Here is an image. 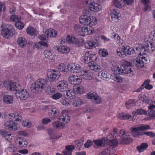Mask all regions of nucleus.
Returning a JSON list of instances; mask_svg holds the SVG:
<instances>
[{
  "label": "nucleus",
  "mask_w": 155,
  "mask_h": 155,
  "mask_svg": "<svg viewBox=\"0 0 155 155\" xmlns=\"http://www.w3.org/2000/svg\"><path fill=\"white\" fill-rule=\"evenodd\" d=\"M39 39L41 40V42L39 41V44L43 46L46 47L48 46L47 42H48V37H46L44 35H42L39 36Z\"/></svg>",
  "instance_id": "nucleus-27"
},
{
  "label": "nucleus",
  "mask_w": 155,
  "mask_h": 155,
  "mask_svg": "<svg viewBox=\"0 0 155 155\" xmlns=\"http://www.w3.org/2000/svg\"><path fill=\"white\" fill-rule=\"evenodd\" d=\"M62 96V94L59 92H57L53 94L52 97L54 100H58Z\"/></svg>",
  "instance_id": "nucleus-58"
},
{
  "label": "nucleus",
  "mask_w": 155,
  "mask_h": 155,
  "mask_svg": "<svg viewBox=\"0 0 155 155\" xmlns=\"http://www.w3.org/2000/svg\"><path fill=\"white\" fill-rule=\"evenodd\" d=\"M150 81V80H146L143 83L144 87L146 89L150 90L153 88V86L149 84Z\"/></svg>",
  "instance_id": "nucleus-52"
},
{
  "label": "nucleus",
  "mask_w": 155,
  "mask_h": 155,
  "mask_svg": "<svg viewBox=\"0 0 155 155\" xmlns=\"http://www.w3.org/2000/svg\"><path fill=\"white\" fill-rule=\"evenodd\" d=\"M74 91L78 93L82 94L84 93V88L81 86H78L77 87L74 88Z\"/></svg>",
  "instance_id": "nucleus-49"
},
{
  "label": "nucleus",
  "mask_w": 155,
  "mask_h": 155,
  "mask_svg": "<svg viewBox=\"0 0 155 155\" xmlns=\"http://www.w3.org/2000/svg\"><path fill=\"white\" fill-rule=\"evenodd\" d=\"M98 75L102 79L107 81L110 78V75L105 71H100L98 73Z\"/></svg>",
  "instance_id": "nucleus-26"
},
{
  "label": "nucleus",
  "mask_w": 155,
  "mask_h": 155,
  "mask_svg": "<svg viewBox=\"0 0 155 155\" xmlns=\"http://www.w3.org/2000/svg\"><path fill=\"white\" fill-rule=\"evenodd\" d=\"M88 65L91 70L95 71H98L101 69L100 66L93 61H89Z\"/></svg>",
  "instance_id": "nucleus-23"
},
{
  "label": "nucleus",
  "mask_w": 155,
  "mask_h": 155,
  "mask_svg": "<svg viewBox=\"0 0 155 155\" xmlns=\"http://www.w3.org/2000/svg\"><path fill=\"white\" fill-rule=\"evenodd\" d=\"M35 81V83L32 84L31 87V89L32 92L34 93L35 94L38 93L39 91V81L38 80Z\"/></svg>",
  "instance_id": "nucleus-31"
},
{
  "label": "nucleus",
  "mask_w": 155,
  "mask_h": 155,
  "mask_svg": "<svg viewBox=\"0 0 155 155\" xmlns=\"http://www.w3.org/2000/svg\"><path fill=\"white\" fill-rule=\"evenodd\" d=\"M7 150L10 153H13L15 152L17 150L16 147L14 145L11 144L7 148Z\"/></svg>",
  "instance_id": "nucleus-54"
},
{
  "label": "nucleus",
  "mask_w": 155,
  "mask_h": 155,
  "mask_svg": "<svg viewBox=\"0 0 155 155\" xmlns=\"http://www.w3.org/2000/svg\"><path fill=\"white\" fill-rule=\"evenodd\" d=\"M8 118L14 121L21 122L22 117L19 114L17 113H12L8 114Z\"/></svg>",
  "instance_id": "nucleus-21"
},
{
  "label": "nucleus",
  "mask_w": 155,
  "mask_h": 155,
  "mask_svg": "<svg viewBox=\"0 0 155 155\" xmlns=\"http://www.w3.org/2000/svg\"><path fill=\"white\" fill-rule=\"evenodd\" d=\"M113 5L117 8H121L123 9H125V5H122L120 1L118 0H114L113 2Z\"/></svg>",
  "instance_id": "nucleus-44"
},
{
  "label": "nucleus",
  "mask_w": 155,
  "mask_h": 155,
  "mask_svg": "<svg viewBox=\"0 0 155 155\" xmlns=\"http://www.w3.org/2000/svg\"><path fill=\"white\" fill-rule=\"evenodd\" d=\"M66 40L71 44H74L78 46L82 45L83 44L82 39L79 41L74 36L68 35L66 38Z\"/></svg>",
  "instance_id": "nucleus-13"
},
{
  "label": "nucleus",
  "mask_w": 155,
  "mask_h": 155,
  "mask_svg": "<svg viewBox=\"0 0 155 155\" xmlns=\"http://www.w3.org/2000/svg\"><path fill=\"white\" fill-rule=\"evenodd\" d=\"M131 117V116L129 114L124 113L120 114L118 116V118L121 120L128 119Z\"/></svg>",
  "instance_id": "nucleus-45"
},
{
  "label": "nucleus",
  "mask_w": 155,
  "mask_h": 155,
  "mask_svg": "<svg viewBox=\"0 0 155 155\" xmlns=\"http://www.w3.org/2000/svg\"><path fill=\"white\" fill-rule=\"evenodd\" d=\"M45 33L48 36L52 38L56 37L57 35V31L51 28L47 29Z\"/></svg>",
  "instance_id": "nucleus-28"
},
{
  "label": "nucleus",
  "mask_w": 155,
  "mask_h": 155,
  "mask_svg": "<svg viewBox=\"0 0 155 155\" xmlns=\"http://www.w3.org/2000/svg\"><path fill=\"white\" fill-rule=\"evenodd\" d=\"M21 20H19L16 22L15 25L16 27L19 29H21L24 27V24L22 22L20 21Z\"/></svg>",
  "instance_id": "nucleus-53"
},
{
  "label": "nucleus",
  "mask_w": 155,
  "mask_h": 155,
  "mask_svg": "<svg viewBox=\"0 0 155 155\" xmlns=\"http://www.w3.org/2000/svg\"><path fill=\"white\" fill-rule=\"evenodd\" d=\"M150 126L147 125H141L137 127L132 128V135L134 137L145 135L151 138H153L155 137V133L152 131H147L144 133L141 131L150 129Z\"/></svg>",
  "instance_id": "nucleus-2"
},
{
  "label": "nucleus",
  "mask_w": 155,
  "mask_h": 155,
  "mask_svg": "<svg viewBox=\"0 0 155 155\" xmlns=\"http://www.w3.org/2000/svg\"><path fill=\"white\" fill-rule=\"evenodd\" d=\"M5 126L10 130H16L18 128L17 123L12 120H7L5 122Z\"/></svg>",
  "instance_id": "nucleus-17"
},
{
  "label": "nucleus",
  "mask_w": 155,
  "mask_h": 155,
  "mask_svg": "<svg viewBox=\"0 0 155 155\" xmlns=\"http://www.w3.org/2000/svg\"><path fill=\"white\" fill-rule=\"evenodd\" d=\"M132 63L127 61H126L120 67H118L117 70L118 71L117 74L114 75L113 79L116 82L121 83L123 82V78L119 74H126L130 77H133L135 74V71L133 68H131Z\"/></svg>",
  "instance_id": "nucleus-1"
},
{
  "label": "nucleus",
  "mask_w": 155,
  "mask_h": 155,
  "mask_svg": "<svg viewBox=\"0 0 155 155\" xmlns=\"http://www.w3.org/2000/svg\"><path fill=\"white\" fill-rule=\"evenodd\" d=\"M133 64L134 66H135L139 68H141L144 66L143 62L142 61V60L138 58L133 60Z\"/></svg>",
  "instance_id": "nucleus-33"
},
{
  "label": "nucleus",
  "mask_w": 155,
  "mask_h": 155,
  "mask_svg": "<svg viewBox=\"0 0 155 155\" xmlns=\"http://www.w3.org/2000/svg\"><path fill=\"white\" fill-rule=\"evenodd\" d=\"M2 135L5 137V139L11 143L14 139V137L12 136V134H8L6 131H3L2 133Z\"/></svg>",
  "instance_id": "nucleus-35"
},
{
  "label": "nucleus",
  "mask_w": 155,
  "mask_h": 155,
  "mask_svg": "<svg viewBox=\"0 0 155 155\" xmlns=\"http://www.w3.org/2000/svg\"><path fill=\"white\" fill-rule=\"evenodd\" d=\"M44 54L45 58L50 60L53 59L54 56L53 52L51 50H45L44 51Z\"/></svg>",
  "instance_id": "nucleus-39"
},
{
  "label": "nucleus",
  "mask_w": 155,
  "mask_h": 155,
  "mask_svg": "<svg viewBox=\"0 0 155 155\" xmlns=\"http://www.w3.org/2000/svg\"><path fill=\"white\" fill-rule=\"evenodd\" d=\"M47 131L49 134L50 135L51 138V139H58L59 137H57L54 136L55 134V131L51 129H48Z\"/></svg>",
  "instance_id": "nucleus-51"
},
{
  "label": "nucleus",
  "mask_w": 155,
  "mask_h": 155,
  "mask_svg": "<svg viewBox=\"0 0 155 155\" xmlns=\"http://www.w3.org/2000/svg\"><path fill=\"white\" fill-rule=\"evenodd\" d=\"M97 45V43L96 42L93 41H87L85 46L86 48L90 49L95 48Z\"/></svg>",
  "instance_id": "nucleus-36"
},
{
  "label": "nucleus",
  "mask_w": 155,
  "mask_h": 155,
  "mask_svg": "<svg viewBox=\"0 0 155 155\" xmlns=\"http://www.w3.org/2000/svg\"><path fill=\"white\" fill-rule=\"evenodd\" d=\"M3 100L4 102L7 104H12L13 101V96L8 95H5L3 97Z\"/></svg>",
  "instance_id": "nucleus-32"
},
{
  "label": "nucleus",
  "mask_w": 155,
  "mask_h": 155,
  "mask_svg": "<svg viewBox=\"0 0 155 155\" xmlns=\"http://www.w3.org/2000/svg\"><path fill=\"white\" fill-rule=\"evenodd\" d=\"M48 86L47 81L45 80L39 78V89H41V91L46 90Z\"/></svg>",
  "instance_id": "nucleus-29"
},
{
  "label": "nucleus",
  "mask_w": 155,
  "mask_h": 155,
  "mask_svg": "<svg viewBox=\"0 0 155 155\" xmlns=\"http://www.w3.org/2000/svg\"><path fill=\"white\" fill-rule=\"evenodd\" d=\"M99 53L100 55L102 57H105L108 55V52H107V51L104 49L103 50H100L99 51Z\"/></svg>",
  "instance_id": "nucleus-63"
},
{
  "label": "nucleus",
  "mask_w": 155,
  "mask_h": 155,
  "mask_svg": "<svg viewBox=\"0 0 155 155\" xmlns=\"http://www.w3.org/2000/svg\"><path fill=\"white\" fill-rule=\"evenodd\" d=\"M88 21V25H95L97 23L96 18L92 16H90L89 20Z\"/></svg>",
  "instance_id": "nucleus-46"
},
{
  "label": "nucleus",
  "mask_w": 155,
  "mask_h": 155,
  "mask_svg": "<svg viewBox=\"0 0 155 155\" xmlns=\"http://www.w3.org/2000/svg\"><path fill=\"white\" fill-rule=\"evenodd\" d=\"M48 94L52 95L55 93V89L53 87H51L50 86H48L45 91Z\"/></svg>",
  "instance_id": "nucleus-48"
},
{
  "label": "nucleus",
  "mask_w": 155,
  "mask_h": 155,
  "mask_svg": "<svg viewBox=\"0 0 155 155\" xmlns=\"http://www.w3.org/2000/svg\"><path fill=\"white\" fill-rule=\"evenodd\" d=\"M87 97L88 99L91 100L92 102L95 104H99L101 103V100L100 97L98 96L95 92H90L87 94Z\"/></svg>",
  "instance_id": "nucleus-12"
},
{
  "label": "nucleus",
  "mask_w": 155,
  "mask_h": 155,
  "mask_svg": "<svg viewBox=\"0 0 155 155\" xmlns=\"http://www.w3.org/2000/svg\"><path fill=\"white\" fill-rule=\"evenodd\" d=\"M26 32L28 34L31 35H35L37 34V31L33 27H28L26 30Z\"/></svg>",
  "instance_id": "nucleus-38"
},
{
  "label": "nucleus",
  "mask_w": 155,
  "mask_h": 155,
  "mask_svg": "<svg viewBox=\"0 0 155 155\" xmlns=\"http://www.w3.org/2000/svg\"><path fill=\"white\" fill-rule=\"evenodd\" d=\"M64 66V64H59L58 67V70L60 71L64 72H65L66 70Z\"/></svg>",
  "instance_id": "nucleus-64"
},
{
  "label": "nucleus",
  "mask_w": 155,
  "mask_h": 155,
  "mask_svg": "<svg viewBox=\"0 0 155 155\" xmlns=\"http://www.w3.org/2000/svg\"><path fill=\"white\" fill-rule=\"evenodd\" d=\"M1 28V34L4 38H7L13 35V27L11 25H2Z\"/></svg>",
  "instance_id": "nucleus-5"
},
{
  "label": "nucleus",
  "mask_w": 155,
  "mask_h": 155,
  "mask_svg": "<svg viewBox=\"0 0 155 155\" xmlns=\"http://www.w3.org/2000/svg\"><path fill=\"white\" fill-rule=\"evenodd\" d=\"M94 29L88 25H84L81 28V31L86 35H89L93 32Z\"/></svg>",
  "instance_id": "nucleus-25"
},
{
  "label": "nucleus",
  "mask_w": 155,
  "mask_h": 155,
  "mask_svg": "<svg viewBox=\"0 0 155 155\" xmlns=\"http://www.w3.org/2000/svg\"><path fill=\"white\" fill-rule=\"evenodd\" d=\"M70 105L74 107H79L82 104V101L81 99L78 97L73 98L69 101Z\"/></svg>",
  "instance_id": "nucleus-22"
},
{
  "label": "nucleus",
  "mask_w": 155,
  "mask_h": 155,
  "mask_svg": "<svg viewBox=\"0 0 155 155\" xmlns=\"http://www.w3.org/2000/svg\"><path fill=\"white\" fill-rule=\"evenodd\" d=\"M137 113L140 115H146L147 114V111L142 108H139L136 110Z\"/></svg>",
  "instance_id": "nucleus-59"
},
{
  "label": "nucleus",
  "mask_w": 155,
  "mask_h": 155,
  "mask_svg": "<svg viewBox=\"0 0 155 155\" xmlns=\"http://www.w3.org/2000/svg\"><path fill=\"white\" fill-rule=\"evenodd\" d=\"M89 53L86 52L85 55H84L81 59L82 61L85 63H88V61L90 60L89 56Z\"/></svg>",
  "instance_id": "nucleus-50"
},
{
  "label": "nucleus",
  "mask_w": 155,
  "mask_h": 155,
  "mask_svg": "<svg viewBox=\"0 0 155 155\" xmlns=\"http://www.w3.org/2000/svg\"><path fill=\"white\" fill-rule=\"evenodd\" d=\"M108 142L111 143H112V145L116 147L118 144V141L117 139L114 138L113 139H110Z\"/></svg>",
  "instance_id": "nucleus-61"
},
{
  "label": "nucleus",
  "mask_w": 155,
  "mask_h": 155,
  "mask_svg": "<svg viewBox=\"0 0 155 155\" xmlns=\"http://www.w3.org/2000/svg\"><path fill=\"white\" fill-rule=\"evenodd\" d=\"M21 18L18 15H12L10 18V20L14 22H16L19 20H21Z\"/></svg>",
  "instance_id": "nucleus-56"
},
{
  "label": "nucleus",
  "mask_w": 155,
  "mask_h": 155,
  "mask_svg": "<svg viewBox=\"0 0 155 155\" xmlns=\"http://www.w3.org/2000/svg\"><path fill=\"white\" fill-rule=\"evenodd\" d=\"M4 85L8 90L11 91H17L18 88L20 86L16 82L6 81L4 82Z\"/></svg>",
  "instance_id": "nucleus-9"
},
{
  "label": "nucleus",
  "mask_w": 155,
  "mask_h": 155,
  "mask_svg": "<svg viewBox=\"0 0 155 155\" xmlns=\"http://www.w3.org/2000/svg\"><path fill=\"white\" fill-rule=\"evenodd\" d=\"M86 5H88L90 10L93 12H97L101 9V5L95 3L92 0H86L85 1Z\"/></svg>",
  "instance_id": "nucleus-8"
},
{
  "label": "nucleus",
  "mask_w": 155,
  "mask_h": 155,
  "mask_svg": "<svg viewBox=\"0 0 155 155\" xmlns=\"http://www.w3.org/2000/svg\"><path fill=\"white\" fill-rule=\"evenodd\" d=\"M57 87L58 90L61 92L65 91L68 89L67 83L64 80L59 81Z\"/></svg>",
  "instance_id": "nucleus-15"
},
{
  "label": "nucleus",
  "mask_w": 155,
  "mask_h": 155,
  "mask_svg": "<svg viewBox=\"0 0 155 155\" xmlns=\"http://www.w3.org/2000/svg\"><path fill=\"white\" fill-rule=\"evenodd\" d=\"M137 50H139L140 51L139 54L141 55H143L145 54L144 52H151L155 49V46L153 44L147 41L143 45H140L138 47H136Z\"/></svg>",
  "instance_id": "nucleus-3"
},
{
  "label": "nucleus",
  "mask_w": 155,
  "mask_h": 155,
  "mask_svg": "<svg viewBox=\"0 0 155 155\" xmlns=\"http://www.w3.org/2000/svg\"><path fill=\"white\" fill-rule=\"evenodd\" d=\"M110 15L112 20L115 22H118L120 18L121 15L117 9L113 10Z\"/></svg>",
  "instance_id": "nucleus-19"
},
{
  "label": "nucleus",
  "mask_w": 155,
  "mask_h": 155,
  "mask_svg": "<svg viewBox=\"0 0 155 155\" xmlns=\"http://www.w3.org/2000/svg\"><path fill=\"white\" fill-rule=\"evenodd\" d=\"M148 145L146 143H142L141 144L137 147V149L139 152H141L148 147Z\"/></svg>",
  "instance_id": "nucleus-42"
},
{
  "label": "nucleus",
  "mask_w": 155,
  "mask_h": 155,
  "mask_svg": "<svg viewBox=\"0 0 155 155\" xmlns=\"http://www.w3.org/2000/svg\"><path fill=\"white\" fill-rule=\"evenodd\" d=\"M106 140V138L104 137L101 140H93V142L98 147H105L107 144Z\"/></svg>",
  "instance_id": "nucleus-24"
},
{
  "label": "nucleus",
  "mask_w": 155,
  "mask_h": 155,
  "mask_svg": "<svg viewBox=\"0 0 155 155\" xmlns=\"http://www.w3.org/2000/svg\"><path fill=\"white\" fill-rule=\"evenodd\" d=\"M79 75L83 78L87 80H91L93 78L92 73L89 71L86 70H83L81 72Z\"/></svg>",
  "instance_id": "nucleus-18"
},
{
  "label": "nucleus",
  "mask_w": 155,
  "mask_h": 155,
  "mask_svg": "<svg viewBox=\"0 0 155 155\" xmlns=\"http://www.w3.org/2000/svg\"><path fill=\"white\" fill-rule=\"evenodd\" d=\"M65 148L66 150L69 152L70 155H71L72 150L74 149L75 147L73 145H69L66 146Z\"/></svg>",
  "instance_id": "nucleus-57"
},
{
  "label": "nucleus",
  "mask_w": 155,
  "mask_h": 155,
  "mask_svg": "<svg viewBox=\"0 0 155 155\" xmlns=\"http://www.w3.org/2000/svg\"><path fill=\"white\" fill-rule=\"evenodd\" d=\"M15 141L17 145H18V147L20 148L26 147L28 144V142L26 139L22 137H19L17 138Z\"/></svg>",
  "instance_id": "nucleus-16"
},
{
  "label": "nucleus",
  "mask_w": 155,
  "mask_h": 155,
  "mask_svg": "<svg viewBox=\"0 0 155 155\" xmlns=\"http://www.w3.org/2000/svg\"><path fill=\"white\" fill-rule=\"evenodd\" d=\"M17 43L20 47L23 48L26 45L27 41L25 38L21 37L18 38Z\"/></svg>",
  "instance_id": "nucleus-37"
},
{
  "label": "nucleus",
  "mask_w": 155,
  "mask_h": 155,
  "mask_svg": "<svg viewBox=\"0 0 155 155\" xmlns=\"http://www.w3.org/2000/svg\"><path fill=\"white\" fill-rule=\"evenodd\" d=\"M68 69L71 73H78L79 74L83 70H82L80 65L74 63L69 64L68 66Z\"/></svg>",
  "instance_id": "nucleus-11"
},
{
  "label": "nucleus",
  "mask_w": 155,
  "mask_h": 155,
  "mask_svg": "<svg viewBox=\"0 0 155 155\" xmlns=\"http://www.w3.org/2000/svg\"><path fill=\"white\" fill-rule=\"evenodd\" d=\"M136 102L135 100H130L125 103V106L127 108L129 109L133 106H134L136 104Z\"/></svg>",
  "instance_id": "nucleus-43"
},
{
  "label": "nucleus",
  "mask_w": 155,
  "mask_h": 155,
  "mask_svg": "<svg viewBox=\"0 0 155 155\" xmlns=\"http://www.w3.org/2000/svg\"><path fill=\"white\" fill-rule=\"evenodd\" d=\"M58 50L60 52L64 54L68 52L69 48L67 47L61 45L58 48Z\"/></svg>",
  "instance_id": "nucleus-41"
},
{
  "label": "nucleus",
  "mask_w": 155,
  "mask_h": 155,
  "mask_svg": "<svg viewBox=\"0 0 155 155\" xmlns=\"http://www.w3.org/2000/svg\"><path fill=\"white\" fill-rule=\"evenodd\" d=\"M117 53L118 55L121 58L126 57L123 46L122 48H118L117 50Z\"/></svg>",
  "instance_id": "nucleus-40"
},
{
  "label": "nucleus",
  "mask_w": 155,
  "mask_h": 155,
  "mask_svg": "<svg viewBox=\"0 0 155 155\" xmlns=\"http://www.w3.org/2000/svg\"><path fill=\"white\" fill-rule=\"evenodd\" d=\"M68 80L70 83L76 84H79L81 82V78L77 75L70 76L68 78Z\"/></svg>",
  "instance_id": "nucleus-20"
},
{
  "label": "nucleus",
  "mask_w": 155,
  "mask_h": 155,
  "mask_svg": "<svg viewBox=\"0 0 155 155\" xmlns=\"http://www.w3.org/2000/svg\"><path fill=\"white\" fill-rule=\"evenodd\" d=\"M16 95L17 98H19L21 100H24L28 98L29 94L26 90L23 89L17 91Z\"/></svg>",
  "instance_id": "nucleus-10"
},
{
  "label": "nucleus",
  "mask_w": 155,
  "mask_h": 155,
  "mask_svg": "<svg viewBox=\"0 0 155 155\" xmlns=\"http://www.w3.org/2000/svg\"><path fill=\"white\" fill-rule=\"evenodd\" d=\"M66 91V95L69 98L72 99L73 98V97L75 96L74 95V93L73 91L71 90H67Z\"/></svg>",
  "instance_id": "nucleus-55"
},
{
  "label": "nucleus",
  "mask_w": 155,
  "mask_h": 155,
  "mask_svg": "<svg viewBox=\"0 0 155 155\" xmlns=\"http://www.w3.org/2000/svg\"><path fill=\"white\" fill-rule=\"evenodd\" d=\"M83 13L84 14L81 16L79 18L80 22L84 25H88L90 16H87L85 14H89V11L86 9H84L83 10Z\"/></svg>",
  "instance_id": "nucleus-14"
},
{
  "label": "nucleus",
  "mask_w": 155,
  "mask_h": 155,
  "mask_svg": "<svg viewBox=\"0 0 155 155\" xmlns=\"http://www.w3.org/2000/svg\"><path fill=\"white\" fill-rule=\"evenodd\" d=\"M70 118L67 114L62 111V115L59 117L60 121L62 122H59L58 121H55L52 123V125L54 128H58L63 127L65 124L68 123L70 121Z\"/></svg>",
  "instance_id": "nucleus-4"
},
{
  "label": "nucleus",
  "mask_w": 155,
  "mask_h": 155,
  "mask_svg": "<svg viewBox=\"0 0 155 155\" xmlns=\"http://www.w3.org/2000/svg\"><path fill=\"white\" fill-rule=\"evenodd\" d=\"M59 114L58 110L55 108H51L49 110L48 115L49 117L51 118H54L57 117Z\"/></svg>",
  "instance_id": "nucleus-30"
},
{
  "label": "nucleus",
  "mask_w": 155,
  "mask_h": 155,
  "mask_svg": "<svg viewBox=\"0 0 155 155\" xmlns=\"http://www.w3.org/2000/svg\"><path fill=\"white\" fill-rule=\"evenodd\" d=\"M47 76L48 79L51 82H53L60 77L61 74L58 70H49L47 71Z\"/></svg>",
  "instance_id": "nucleus-7"
},
{
  "label": "nucleus",
  "mask_w": 155,
  "mask_h": 155,
  "mask_svg": "<svg viewBox=\"0 0 155 155\" xmlns=\"http://www.w3.org/2000/svg\"><path fill=\"white\" fill-rule=\"evenodd\" d=\"M74 31L76 32H79L81 31V26L78 24H75L74 26Z\"/></svg>",
  "instance_id": "nucleus-60"
},
{
  "label": "nucleus",
  "mask_w": 155,
  "mask_h": 155,
  "mask_svg": "<svg viewBox=\"0 0 155 155\" xmlns=\"http://www.w3.org/2000/svg\"><path fill=\"white\" fill-rule=\"evenodd\" d=\"M123 47L126 57L128 55H131L135 53V50L133 48L128 46H124Z\"/></svg>",
  "instance_id": "nucleus-34"
},
{
  "label": "nucleus",
  "mask_w": 155,
  "mask_h": 155,
  "mask_svg": "<svg viewBox=\"0 0 155 155\" xmlns=\"http://www.w3.org/2000/svg\"><path fill=\"white\" fill-rule=\"evenodd\" d=\"M120 142L121 144H127L133 141L132 139L124 129H121L120 130Z\"/></svg>",
  "instance_id": "nucleus-6"
},
{
  "label": "nucleus",
  "mask_w": 155,
  "mask_h": 155,
  "mask_svg": "<svg viewBox=\"0 0 155 155\" xmlns=\"http://www.w3.org/2000/svg\"><path fill=\"white\" fill-rule=\"evenodd\" d=\"M89 54L90 55L89 56V59L90 60H91L92 61H94L97 59V58L96 57V55L92 54L91 52H89Z\"/></svg>",
  "instance_id": "nucleus-62"
},
{
  "label": "nucleus",
  "mask_w": 155,
  "mask_h": 155,
  "mask_svg": "<svg viewBox=\"0 0 155 155\" xmlns=\"http://www.w3.org/2000/svg\"><path fill=\"white\" fill-rule=\"evenodd\" d=\"M22 124L24 127L29 128L33 125V123L28 120H25L22 122Z\"/></svg>",
  "instance_id": "nucleus-47"
}]
</instances>
